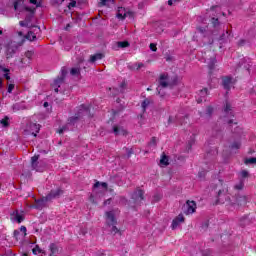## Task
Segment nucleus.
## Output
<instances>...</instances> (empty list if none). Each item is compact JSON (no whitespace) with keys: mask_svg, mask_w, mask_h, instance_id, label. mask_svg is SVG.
I'll list each match as a JSON object with an SVG mask.
<instances>
[{"mask_svg":"<svg viewBox=\"0 0 256 256\" xmlns=\"http://www.w3.org/2000/svg\"><path fill=\"white\" fill-rule=\"evenodd\" d=\"M106 215V225H108V227H111L110 232L113 235H117V233H121V231L119 230V228H117V218H115V210L112 211H108L105 213Z\"/></svg>","mask_w":256,"mask_h":256,"instance_id":"1","label":"nucleus"},{"mask_svg":"<svg viewBox=\"0 0 256 256\" xmlns=\"http://www.w3.org/2000/svg\"><path fill=\"white\" fill-rule=\"evenodd\" d=\"M99 187H102V189L100 190V195L99 197H103V195H105V193L107 192V183L106 182H96L94 184V190H93V194L90 195V201H92V203H97V200H95V198L97 197V189H99Z\"/></svg>","mask_w":256,"mask_h":256,"instance_id":"2","label":"nucleus"},{"mask_svg":"<svg viewBox=\"0 0 256 256\" xmlns=\"http://www.w3.org/2000/svg\"><path fill=\"white\" fill-rule=\"evenodd\" d=\"M165 87H169V74L167 73H163L159 77V86L157 88V91L161 97L165 96V94L161 92V88L165 89Z\"/></svg>","mask_w":256,"mask_h":256,"instance_id":"3","label":"nucleus"},{"mask_svg":"<svg viewBox=\"0 0 256 256\" xmlns=\"http://www.w3.org/2000/svg\"><path fill=\"white\" fill-rule=\"evenodd\" d=\"M87 113H89V108H87L85 105H81L78 114L68 120V125H75V123L79 121V118L83 117V115H87Z\"/></svg>","mask_w":256,"mask_h":256,"instance_id":"4","label":"nucleus"},{"mask_svg":"<svg viewBox=\"0 0 256 256\" xmlns=\"http://www.w3.org/2000/svg\"><path fill=\"white\" fill-rule=\"evenodd\" d=\"M39 131H41V125L37 123H30L27 125L25 133L27 135H33L34 137H37V133H39Z\"/></svg>","mask_w":256,"mask_h":256,"instance_id":"5","label":"nucleus"},{"mask_svg":"<svg viewBox=\"0 0 256 256\" xmlns=\"http://www.w3.org/2000/svg\"><path fill=\"white\" fill-rule=\"evenodd\" d=\"M197 211V203L195 201H187L186 205H184V213L185 215H193Z\"/></svg>","mask_w":256,"mask_h":256,"instance_id":"6","label":"nucleus"},{"mask_svg":"<svg viewBox=\"0 0 256 256\" xmlns=\"http://www.w3.org/2000/svg\"><path fill=\"white\" fill-rule=\"evenodd\" d=\"M236 82H237V80L231 76H225L222 78V85H223L224 89H226V91H229L231 89V87H233V85H235Z\"/></svg>","mask_w":256,"mask_h":256,"instance_id":"7","label":"nucleus"},{"mask_svg":"<svg viewBox=\"0 0 256 256\" xmlns=\"http://www.w3.org/2000/svg\"><path fill=\"white\" fill-rule=\"evenodd\" d=\"M27 237V227L21 226L20 230H15L14 231V238L16 241H23Z\"/></svg>","mask_w":256,"mask_h":256,"instance_id":"8","label":"nucleus"},{"mask_svg":"<svg viewBox=\"0 0 256 256\" xmlns=\"http://www.w3.org/2000/svg\"><path fill=\"white\" fill-rule=\"evenodd\" d=\"M62 76L60 78H57L54 80L53 87L55 93H59V87H61V84L63 83V80L65 79V75H67V71L65 69L61 70Z\"/></svg>","mask_w":256,"mask_h":256,"instance_id":"9","label":"nucleus"},{"mask_svg":"<svg viewBox=\"0 0 256 256\" xmlns=\"http://www.w3.org/2000/svg\"><path fill=\"white\" fill-rule=\"evenodd\" d=\"M143 195H145V192L143 190H136L132 194V199L134 203H137L139 205L143 201Z\"/></svg>","mask_w":256,"mask_h":256,"instance_id":"10","label":"nucleus"},{"mask_svg":"<svg viewBox=\"0 0 256 256\" xmlns=\"http://www.w3.org/2000/svg\"><path fill=\"white\" fill-rule=\"evenodd\" d=\"M181 223H185V216H183V214H179L177 217H175L172 220V224H171L172 229L173 230L177 229V227H179Z\"/></svg>","mask_w":256,"mask_h":256,"instance_id":"11","label":"nucleus"},{"mask_svg":"<svg viewBox=\"0 0 256 256\" xmlns=\"http://www.w3.org/2000/svg\"><path fill=\"white\" fill-rule=\"evenodd\" d=\"M63 195V190L57 188L56 190H51V192L46 196V201H51V199H57Z\"/></svg>","mask_w":256,"mask_h":256,"instance_id":"12","label":"nucleus"},{"mask_svg":"<svg viewBox=\"0 0 256 256\" xmlns=\"http://www.w3.org/2000/svg\"><path fill=\"white\" fill-rule=\"evenodd\" d=\"M23 214H20L18 211H14L11 214V221L13 223H23Z\"/></svg>","mask_w":256,"mask_h":256,"instance_id":"13","label":"nucleus"},{"mask_svg":"<svg viewBox=\"0 0 256 256\" xmlns=\"http://www.w3.org/2000/svg\"><path fill=\"white\" fill-rule=\"evenodd\" d=\"M129 14V12H127V10H125L124 7H118V11H117V14H116V17L118 19H125V17H127V15Z\"/></svg>","mask_w":256,"mask_h":256,"instance_id":"14","label":"nucleus"},{"mask_svg":"<svg viewBox=\"0 0 256 256\" xmlns=\"http://www.w3.org/2000/svg\"><path fill=\"white\" fill-rule=\"evenodd\" d=\"M198 95L200 98L197 99V103H203V101H205V97L208 95L207 88L200 90Z\"/></svg>","mask_w":256,"mask_h":256,"instance_id":"15","label":"nucleus"},{"mask_svg":"<svg viewBox=\"0 0 256 256\" xmlns=\"http://www.w3.org/2000/svg\"><path fill=\"white\" fill-rule=\"evenodd\" d=\"M113 133L114 135H127V130L123 127L113 126Z\"/></svg>","mask_w":256,"mask_h":256,"instance_id":"16","label":"nucleus"},{"mask_svg":"<svg viewBox=\"0 0 256 256\" xmlns=\"http://www.w3.org/2000/svg\"><path fill=\"white\" fill-rule=\"evenodd\" d=\"M224 113L227 117H233V110L231 109L230 103H226V106L224 108Z\"/></svg>","mask_w":256,"mask_h":256,"instance_id":"17","label":"nucleus"},{"mask_svg":"<svg viewBox=\"0 0 256 256\" xmlns=\"http://www.w3.org/2000/svg\"><path fill=\"white\" fill-rule=\"evenodd\" d=\"M32 253L33 255H45V250L41 249V247H39V245H36L33 249H32Z\"/></svg>","mask_w":256,"mask_h":256,"instance_id":"18","label":"nucleus"},{"mask_svg":"<svg viewBox=\"0 0 256 256\" xmlns=\"http://www.w3.org/2000/svg\"><path fill=\"white\" fill-rule=\"evenodd\" d=\"M103 57L104 55L102 53L94 54L90 57V63H95V61H100V59H102Z\"/></svg>","mask_w":256,"mask_h":256,"instance_id":"19","label":"nucleus"},{"mask_svg":"<svg viewBox=\"0 0 256 256\" xmlns=\"http://www.w3.org/2000/svg\"><path fill=\"white\" fill-rule=\"evenodd\" d=\"M49 249H50V252H51L50 256L57 255V253L59 251V248H57V245L55 243L50 244Z\"/></svg>","mask_w":256,"mask_h":256,"instance_id":"20","label":"nucleus"},{"mask_svg":"<svg viewBox=\"0 0 256 256\" xmlns=\"http://www.w3.org/2000/svg\"><path fill=\"white\" fill-rule=\"evenodd\" d=\"M160 165L161 167H167V165H169V158L167 157V155L163 154L161 159H160Z\"/></svg>","mask_w":256,"mask_h":256,"instance_id":"21","label":"nucleus"},{"mask_svg":"<svg viewBox=\"0 0 256 256\" xmlns=\"http://www.w3.org/2000/svg\"><path fill=\"white\" fill-rule=\"evenodd\" d=\"M0 71H2V73H4V77L7 81H9L11 79V76H9V69L8 68L0 66Z\"/></svg>","mask_w":256,"mask_h":256,"instance_id":"22","label":"nucleus"},{"mask_svg":"<svg viewBox=\"0 0 256 256\" xmlns=\"http://www.w3.org/2000/svg\"><path fill=\"white\" fill-rule=\"evenodd\" d=\"M34 207L35 209H41L42 207H45V199L36 200Z\"/></svg>","mask_w":256,"mask_h":256,"instance_id":"23","label":"nucleus"},{"mask_svg":"<svg viewBox=\"0 0 256 256\" xmlns=\"http://www.w3.org/2000/svg\"><path fill=\"white\" fill-rule=\"evenodd\" d=\"M26 39H28V41H35V39H37V36L35 35V32L30 31L26 35Z\"/></svg>","mask_w":256,"mask_h":256,"instance_id":"24","label":"nucleus"},{"mask_svg":"<svg viewBox=\"0 0 256 256\" xmlns=\"http://www.w3.org/2000/svg\"><path fill=\"white\" fill-rule=\"evenodd\" d=\"M244 163L245 165H256V157L247 158Z\"/></svg>","mask_w":256,"mask_h":256,"instance_id":"25","label":"nucleus"},{"mask_svg":"<svg viewBox=\"0 0 256 256\" xmlns=\"http://www.w3.org/2000/svg\"><path fill=\"white\" fill-rule=\"evenodd\" d=\"M145 67V64L143 63H136L133 64L132 66H129V69H136V71H139V69Z\"/></svg>","mask_w":256,"mask_h":256,"instance_id":"26","label":"nucleus"},{"mask_svg":"<svg viewBox=\"0 0 256 256\" xmlns=\"http://www.w3.org/2000/svg\"><path fill=\"white\" fill-rule=\"evenodd\" d=\"M37 161H39V155H35L31 158L33 169H37Z\"/></svg>","mask_w":256,"mask_h":256,"instance_id":"27","label":"nucleus"},{"mask_svg":"<svg viewBox=\"0 0 256 256\" xmlns=\"http://www.w3.org/2000/svg\"><path fill=\"white\" fill-rule=\"evenodd\" d=\"M246 198L244 196H239L236 198L235 202H232L231 205H241V201L245 203Z\"/></svg>","mask_w":256,"mask_h":256,"instance_id":"28","label":"nucleus"},{"mask_svg":"<svg viewBox=\"0 0 256 256\" xmlns=\"http://www.w3.org/2000/svg\"><path fill=\"white\" fill-rule=\"evenodd\" d=\"M215 63H217L216 58H212L210 60V62L208 63V67H209L210 71H213V69H215Z\"/></svg>","mask_w":256,"mask_h":256,"instance_id":"29","label":"nucleus"},{"mask_svg":"<svg viewBox=\"0 0 256 256\" xmlns=\"http://www.w3.org/2000/svg\"><path fill=\"white\" fill-rule=\"evenodd\" d=\"M2 127H9V117H5L0 121Z\"/></svg>","mask_w":256,"mask_h":256,"instance_id":"30","label":"nucleus"},{"mask_svg":"<svg viewBox=\"0 0 256 256\" xmlns=\"http://www.w3.org/2000/svg\"><path fill=\"white\" fill-rule=\"evenodd\" d=\"M100 5L103 6V5H113V0H100Z\"/></svg>","mask_w":256,"mask_h":256,"instance_id":"31","label":"nucleus"},{"mask_svg":"<svg viewBox=\"0 0 256 256\" xmlns=\"http://www.w3.org/2000/svg\"><path fill=\"white\" fill-rule=\"evenodd\" d=\"M141 107L143 109V111H146L147 110V107H149V100H144L141 104Z\"/></svg>","mask_w":256,"mask_h":256,"instance_id":"32","label":"nucleus"},{"mask_svg":"<svg viewBox=\"0 0 256 256\" xmlns=\"http://www.w3.org/2000/svg\"><path fill=\"white\" fill-rule=\"evenodd\" d=\"M32 5H35L36 7H41L43 3L41 1L37 0H29Z\"/></svg>","mask_w":256,"mask_h":256,"instance_id":"33","label":"nucleus"},{"mask_svg":"<svg viewBox=\"0 0 256 256\" xmlns=\"http://www.w3.org/2000/svg\"><path fill=\"white\" fill-rule=\"evenodd\" d=\"M71 75H79L81 70L79 68H72L70 71Z\"/></svg>","mask_w":256,"mask_h":256,"instance_id":"34","label":"nucleus"},{"mask_svg":"<svg viewBox=\"0 0 256 256\" xmlns=\"http://www.w3.org/2000/svg\"><path fill=\"white\" fill-rule=\"evenodd\" d=\"M241 147V142H234L231 145V149H239Z\"/></svg>","mask_w":256,"mask_h":256,"instance_id":"35","label":"nucleus"},{"mask_svg":"<svg viewBox=\"0 0 256 256\" xmlns=\"http://www.w3.org/2000/svg\"><path fill=\"white\" fill-rule=\"evenodd\" d=\"M20 27H29V20L20 21Z\"/></svg>","mask_w":256,"mask_h":256,"instance_id":"36","label":"nucleus"},{"mask_svg":"<svg viewBox=\"0 0 256 256\" xmlns=\"http://www.w3.org/2000/svg\"><path fill=\"white\" fill-rule=\"evenodd\" d=\"M118 47H121L122 49L129 47V42H118Z\"/></svg>","mask_w":256,"mask_h":256,"instance_id":"37","label":"nucleus"},{"mask_svg":"<svg viewBox=\"0 0 256 256\" xmlns=\"http://www.w3.org/2000/svg\"><path fill=\"white\" fill-rule=\"evenodd\" d=\"M243 187H244V184L242 181L235 185V189H237L238 191H241Z\"/></svg>","mask_w":256,"mask_h":256,"instance_id":"38","label":"nucleus"},{"mask_svg":"<svg viewBox=\"0 0 256 256\" xmlns=\"http://www.w3.org/2000/svg\"><path fill=\"white\" fill-rule=\"evenodd\" d=\"M211 113H213V107L208 106L207 109H206V115L208 117H210Z\"/></svg>","mask_w":256,"mask_h":256,"instance_id":"39","label":"nucleus"},{"mask_svg":"<svg viewBox=\"0 0 256 256\" xmlns=\"http://www.w3.org/2000/svg\"><path fill=\"white\" fill-rule=\"evenodd\" d=\"M25 11H28L29 13H31L32 16L35 15V8L26 7Z\"/></svg>","mask_w":256,"mask_h":256,"instance_id":"40","label":"nucleus"},{"mask_svg":"<svg viewBox=\"0 0 256 256\" xmlns=\"http://www.w3.org/2000/svg\"><path fill=\"white\" fill-rule=\"evenodd\" d=\"M14 89H15V85L14 84H9L7 92L8 93H13Z\"/></svg>","mask_w":256,"mask_h":256,"instance_id":"41","label":"nucleus"},{"mask_svg":"<svg viewBox=\"0 0 256 256\" xmlns=\"http://www.w3.org/2000/svg\"><path fill=\"white\" fill-rule=\"evenodd\" d=\"M212 23H213L214 27H217L219 25V19L212 18Z\"/></svg>","mask_w":256,"mask_h":256,"instance_id":"42","label":"nucleus"},{"mask_svg":"<svg viewBox=\"0 0 256 256\" xmlns=\"http://www.w3.org/2000/svg\"><path fill=\"white\" fill-rule=\"evenodd\" d=\"M150 49H151V51H157V44H155V43H151L150 44Z\"/></svg>","mask_w":256,"mask_h":256,"instance_id":"43","label":"nucleus"},{"mask_svg":"<svg viewBox=\"0 0 256 256\" xmlns=\"http://www.w3.org/2000/svg\"><path fill=\"white\" fill-rule=\"evenodd\" d=\"M125 151H126V153H127V156L128 157H131V154L133 153V149L132 148H125Z\"/></svg>","mask_w":256,"mask_h":256,"instance_id":"44","label":"nucleus"},{"mask_svg":"<svg viewBox=\"0 0 256 256\" xmlns=\"http://www.w3.org/2000/svg\"><path fill=\"white\" fill-rule=\"evenodd\" d=\"M203 256H213V253L211 252V250H206L204 251Z\"/></svg>","mask_w":256,"mask_h":256,"instance_id":"45","label":"nucleus"},{"mask_svg":"<svg viewBox=\"0 0 256 256\" xmlns=\"http://www.w3.org/2000/svg\"><path fill=\"white\" fill-rule=\"evenodd\" d=\"M75 5H77V2L72 1V2L69 3L68 7H69V9H71V8L75 7Z\"/></svg>","mask_w":256,"mask_h":256,"instance_id":"46","label":"nucleus"},{"mask_svg":"<svg viewBox=\"0 0 256 256\" xmlns=\"http://www.w3.org/2000/svg\"><path fill=\"white\" fill-rule=\"evenodd\" d=\"M150 145H157V138L153 137L150 141Z\"/></svg>","mask_w":256,"mask_h":256,"instance_id":"47","label":"nucleus"},{"mask_svg":"<svg viewBox=\"0 0 256 256\" xmlns=\"http://www.w3.org/2000/svg\"><path fill=\"white\" fill-rule=\"evenodd\" d=\"M223 197H225V194H223V191L220 190V191L218 192V199L221 200V199H223Z\"/></svg>","mask_w":256,"mask_h":256,"instance_id":"48","label":"nucleus"},{"mask_svg":"<svg viewBox=\"0 0 256 256\" xmlns=\"http://www.w3.org/2000/svg\"><path fill=\"white\" fill-rule=\"evenodd\" d=\"M248 175H249V172H247V170H244L241 172L242 177H247Z\"/></svg>","mask_w":256,"mask_h":256,"instance_id":"49","label":"nucleus"},{"mask_svg":"<svg viewBox=\"0 0 256 256\" xmlns=\"http://www.w3.org/2000/svg\"><path fill=\"white\" fill-rule=\"evenodd\" d=\"M64 131H67V127H62L61 129L58 130V133L61 135Z\"/></svg>","mask_w":256,"mask_h":256,"instance_id":"50","label":"nucleus"},{"mask_svg":"<svg viewBox=\"0 0 256 256\" xmlns=\"http://www.w3.org/2000/svg\"><path fill=\"white\" fill-rule=\"evenodd\" d=\"M198 31H199L200 33H205V31H207V29H206V28L198 27Z\"/></svg>","mask_w":256,"mask_h":256,"instance_id":"51","label":"nucleus"},{"mask_svg":"<svg viewBox=\"0 0 256 256\" xmlns=\"http://www.w3.org/2000/svg\"><path fill=\"white\" fill-rule=\"evenodd\" d=\"M177 1H179V0H169V1H168V5L171 6V5H173V3L177 2Z\"/></svg>","mask_w":256,"mask_h":256,"instance_id":"52","label":"nucleus"},{"mask_svg":"<svg viewBox=\"0 0 256 256\" xmlns=\"http://www.w3.org/2000/svg\"><path fill=\"white\" fill-rule=\"evenodd\" d=\"M31 55H33V52H29V51H28V52L26 53V57H28V59H31Z\"/></svg>","mask_w":256,"mask_h":256,"instance_id":"53","label":"nucleus"},{"mask_svg":"<svg viewBox=\"0 0 256 256\" xmlns=\"http://www.w3.org/2000/svg\"><path fill=\"white\" fill-rule=\"evenodd\" d=\"M18 5H19V2H14V9H15V11H17V9H18Z\"/></svg>","mask_w":256,"mask_h":256,"instance_id":"54","label":"nucleus"},{"mask_svg":"<svg viewBox=\"0 0 256 256\" xmlns=\"http://www.w3.org/2000/svg\"><path fill=\"white\" fill-rule=\"evenodd\" d=\"M160 199H161V196L159 195L154 196V201H159Z\"/></svg>","mask_w":256,"mask_h":256,"instance_id":"55","label":"nucleus"},{"mask_svg":"<svg viewBox=\"0 0 256 256\" xmlns=\"http://www.w3.org/2000/svg\"><path fill=\"white\" fill-rule=\"evenodd\" d=\"M44 107H49V103H48V102H45V103H44Z\"/></svg>","mask_w":256,"mask_h":256,"instance_id":"56","label":"nucleus"},{"mask_svg":"<svg viewBox=\"0 0 256 256\" xmlns=\"http://www.w3.org/2000/svg\"><path fill=\"white\" fill-rule=\"evenodd\" d=\"M211 9H217V6H213Z\"/></svg>","mask_w":256,"mask_h":256,"instance_id":"57","label":"nucleus"},{"mask_svg":"<svg viewBox=\"0 0 256 256\" xmlns=\"http://www.w3.org/2000/svg\"><path fill=\"white\" fill-rule=\"evenodd\" d=\"M0 35H3V30H0Z\"/></svg>","mask_w":256,"mask_h":256,"instance_id":"58","label":"nucleus"},{"mask_svg":"<svg viewBox=\"0 0 256 256\" xmlns=\"http://www.w3.org/2000/svg\"><path fill=\"white\" fill-rule=\"evenodd\" d=\"M228 123H233V120H229Z\"/></svg>","mask_w":256,"mask_h":256,"instance_id":"59","label":"nucleus"},{"mask_svg":"<svg viewBox=\"0 0 256 256\" xmlns=\"http://www.w3.org/2000/svg\"><path fill=\"white\" fill-rule=\"evenodd\" d=\"M109 201H110V200H107V201L105 202V205H107V203H109Z\"/></svg>","mask_w":256,"mask_h":256,"instance_id":"60","label":"nucleus"},{"mask_svg":"<svg viewBox=\"0 0 256 256\" xmlns=\"http://www.w3.org/2000/svg\"><path fill=\"white\" fill-rule=\"evenodd\" d=\"M23 256H27V254H24Z\"/></svg>","mask_w":256,"mask_h":256,"instance_id":"61","label":"nucleus"},{"mask_svg":"<svg viewBox=\"0 0 256 256\" xmlns=\"http://www.w3.org/2000/svg\"><path fill=\"white\" fill-rule=\"evenodd\" d=\"M0 85H1V80H0Z\"/></svg>","mask_w":256,"mask_h":256,"instance_id":"62","label":"nucleus"}]
</instances>
